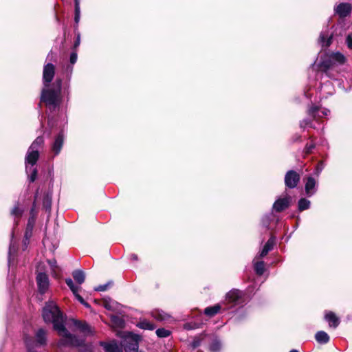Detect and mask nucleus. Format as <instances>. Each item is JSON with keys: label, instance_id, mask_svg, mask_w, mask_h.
Instances as JSON below:
<instances>
[{"label": "nucleus", "instance_id": "1", "mask_svg": "<svg viewBox=\"0 0 352 352\" xmlns=\"http://www.w3.org/2000/svg\"><path fill=\"white\" fill-rule=\"evenodd\" d=\"M55 74V66L52 63H47L43 67V82L44 88L41 96V102L45 104L51 111H55L60 106L61 102L60 91L62 80L57 78L50 87Z\"/></svg>", "mask_w": 352, "mask_h": 352}, {"label": "nucleus", "instance_id": "2", "mask_svg": "<svg viewBox=\"0 0 352 352\" xmlns=\"http://www.w3.org/2000/svg\"><path fill=\"white\" fill-rule=\"evenodd\" d=\"M42 316L46 323H52L54 330L58 335L65 338L67 342L72 344H79L74 336L71 334L65 327V318L57 304L53 300H49L43 308Z\"/></svg>", "mask_w": 352, "mask_h": 352}, {"label": "nucleus", "instance_id": "3", "mask_svg": "<svg viewBox=\"0 0 352 352\" xmlns=\"http://www.w3.org/2000/svg\"><path fill=\"white\" fill-rule=\"evenodd\" d=\"M44 144L43 138L38 136L29 147L25 158V171L30 182H34L37 177V168L34 166L39 157V149Z\"/></svg>", "mask_w": 352, "mask_h": 352}, {"label": "nucleus", "instance_id": "4", "mask_svg": "<svg viewBox=\"0 0 352 352\" xmlns=\"http://www.w3.org/2000/svg\"><path fill=\"white\" fill-rule=\"evenodd\" d=\"M345 60V56L338 52L325 53L320 56L318 67L322 74L331 79H335V68L338 65L344 64Z\"/></svg>", "mask_w": 352, "mask_h": 352}, {"label": "nucleus", "instance_id": "5", "mask_svg": "<svg viewBox=\"0 0 352 352\" xmlns=\"http://www.w3.org/2000/svg\"><path fill=\"white\" fill-rule=\"evenodd\" d=\"M140 338L138 335L127 333L122 343L126 352H135L138 349V342Z\"/></svg>", "mask_w": 352, "mask_h": 352}, {"label": "nucleus", "instance_id": "6", "mask_svg": "<svg viewBox=\"0 0 352 352\" xmlns=\"http://www.w3.org/2000/svg\"><path fill=\"white\" fill-rule=\"evenodd\" d=\"M247 297L242 291L234 289L230 290L226 297V300L232 305H241L245 302Z\"/></svg>", "mask_w": 352, "mask_h": 352}, {"label": "nucleus", "instance_id": "7", "mask_svg": "<svg viewBox=\"0 0 352 352\" xmlns=\"http://www.w3.org/2000/svg\"><path fill=\"white\" fill-rule=\"evenodd\" d=\"M330 111L325 108H321L317 105L311 104L307 109L308 116L313 118L314 120L318 121L320 118L328 116Z\"/></svg>", "mask_w": 352, "mask_h": 352}, {"label": "nucleus", "instance_id": "8", "mask_svg": "<svg viewBox=\"0 0 352 352\" xmlns=\"http://www.w3.org/2000/svg\"><path fill=\"white\" fill-rule=\"evenodd\" d=\"M28 339L31 344V349L34 346H43L46 343V331L43 329H40L37 331L35 335V340L32 338L25 336L24 340Z\"/></svg>", "mask_w": 352, "mask_h": 352}, {"label": "nucleus", "instance_id": "9", "mask_svg": "<svg viewBox=\"0 0 352 352\" xmlns=\"http://www.w3.org/2000/svg\"><path fill=\"white\" fill-rule=\"evenodd\" d=\"M38 292L43 294L48 289L50 285L49 278L45 273L38 272L36 277Z\"/></svg>", "mask_w": 352, "mask_h": 352}, {"label": "nucleus", "instance_id": "10", "mask_svg": "<svg viewBox=\"0 0 352 352\" xmlns=\"http://www.w3.org/2000/svg\"><path fill=\"white\" fill-rule=\"evenodd\" d=\"M300 176L294 170H289L285 176V184L289 188H294L300 182Z\"/></svg>", "mask_w": 352, "mask_h": 352}, {"label": "nucleus", "instance_id": "11", "mask_svg": "<svg viewBox=\"0 0 352 352\" xmlns=\"http://www.w3.org/2000/svg\"><path fill=\"white\" fill-rule=\"evenodd\" d=\"M352 6L349 3H340L334 6V12L340 18H345L351 14Z\"/></svg>", "mask_w": 352, "mask_h": 352}, {"label": "nucleus", "instance_id": "12", "mask_svg": "<svg viewBox=\"0 0 352 352\" xmlns=\"http://www.w3.org/2000/svg\"><path fill=\"white\" fill-rule=\"evenodd\" d=\"M291 198L286 197L284 198H278L273 204V210L276 212H281L288 208Z\"/></svg>", "mask_w": 352, "mask_h": 352}, {"label": "nucleus", "instance_id": "13", "mask_svg": "<svg viewBox=\"0 0 352 352\" xmlns=\"http://www.w3.org/2000/svg\"><path fill=\"white\" fill-rule=\"evenodd\" d=\"M64 143V134L63 131L60 132L55 138L54 142L52 146V150L54 155L60 153Z\"/></svg>", "mask_w": 352, "mask_h": 352}, {"label": "nucleus", "instance_id": "14", "mask_svg": "<svg viewBox=\"0 0 352 352\" xmlns=\"http://www.w3.org/2000/svg\"><path fill=\"white\" fill-rule=\"evenodd\" d=\"M306 195L308 197H311L317 191V183L316 179L312 177H309L307 179L305 186Z\"/></svg>", "mask_w": 352, "mask_h": 352}, {"label": "nucleus", "instance_id": "15", "mask_svg": "<svg viewBox=\"0 0 352 352\" xmlns=\"http://www.w3.org/2000/svg\"><path fill=\"white\" fill-rule=\"evenodd\" d=\"M325 320L330 327L336 328L340 324V319L332 311H327L324 315Z\"/></svg>", "mask_w": 352, "mask_h": 352}, {"label": "nucleus", "instance_id": "16", "mask_svg": "<svg viewBox=\"0 0 352 352\" xmlns=\"http://www.w3.org/2000/svg\"><path fill=\"white\" fill-rule=\"evenodd\" d=\"M332 34H329L327 31L322 32L320 34L318 41L322 47H328L332 43Z\"/></svg>", "mask_w": 352, "mask_h": 352}, {"label": "nucleus", "instance_id": "17", "mask_svg": "<svg viewBox=\"0 0 352 352\" xmlns=\"http://www.w3.org/2000/svg\"><path fill=\"white\" fill-rule=\"evenodd\" d=\"M334 87L330 81L324 82L320 88V92L322 97L327 98L328 96H331L334 93Z\"/></svg>", "mask_w": 352, "mask_h": 352}, {"label": "nucleus", "instance_id": "18", "mask_svg": "<svg viewBox=\"0 0 352 352\" xmlns=\"http://www.w3.org/2000/svg\"><path fill=\"white\" fill-rule=\"evenodd\" d=\"M76 339L79 342V344H72L67 342L65 338H63L59 342L60 345H71V346H81L80 352H92V348L90 345H83L82 346V341L78 340L76 336H74Z\"/></svg>", "mask_w": 352, "mask_h": 352}, {"label": "nucleus", "instance_id": "19", "mask_svg": "<svg viewBox=\"0 0 352 352\" xmlns=\"http://www.w3.org/2000/svg\"><path fill=\"white\" fill-rule=\"evenodd\" d=\"M101 345L104 346L105 352H122V348L115 342H101Z\"/></svg>", "mask_w": 352, "mask_h": 352}, {"label": "nucleus", "instance_id": "20", "mask_svg": "<svg viewBox=\"0 0 352 352\" xmlns=\"http://www.w3.org/2000/svg\"><path fill=\"white\" fill-rule=\"evenodd\" d=\"M73 323L75 327L78 329L81 332L84 333H89L91 332L90 327L87 322L74 320Z\"/></svg>", "mask_w": 352, "mask_h": 352}, {"label": "nucleus", "instance_id": "21", "mask_svg": "<svg viewBox=\"0 0 352 352\" xmlns=\"http://www.w3.org/2000/svg\"><path fill=\"white\" fill-rule=\"evenodd\" d=\"M316 341L320 344H327L329 341V335L324 331H319L315 335Z\"/></svg>", "mask_w": 352, "mask_h": 352}, {"label": "nucleus", "instance_id": "22", "mask_svg": "<svg viewBox=\"0 0 352 352\" xmlns=\"http://www.w3.org/2000/svg\"><path fill=\"white\" fill-rule=\"evenodd\" d=\"M221 309L220 304H217L212 307H208L204 309V314L210 317L214 316L217 314Z\"/></svg>", "mask_w": 352, "mask_h": 352}, {"label": "nucleus", "instance_id": "23", "mask_svg": "<svg viewBox=\"0 0 352 352\" xmlns=\"http://www.w3.org/2000/svg\"><path fill=\"white\" fill-rule=\"evenodd\" d=\"M72 276L79 285L83 283L85 279V273L81 270H74L72 272Z\"/></svg>", "mask_w": 352, "mask_h": 352}, {"label": "nucleus", "instance_id": "24", "mask_svg": "<svg viewBox=\"0 0 352 352\" xmlns=\"http://www.w3.org/2000/svg\"><path fill=\"white\" fill-rule=\"evenodd\" d=\"M137 327L144 330H153L155 328V326L147 320H140L138 322Z\"/></svg>", "mask_w": 352, "mask_h": 352}, {"label": "nucleus", "instance_id": "25", "mask_svg": "<svg viewBox=\"0 0 352 352\" xmlns=\"http://www.w3.org/2000/svg\"><path fill=\"white\" fill-rule=\"evenodd\" d=\"M311 202L306 198H301L298 203V208L299 211H303L310 208Z\"/></svg>", "mask_w": 352, "mask_h": 352}, {"label": "nucleus", "instance_id": "26", "mask_svg": "<svg viewBox=\"0 0 352 352\" xmlns=\"http://www.w3.org/2000/svg\"><path fill=\"white\" fill-rule=\"evenodd\" d=\"M254 268L258 275H262L265 272V264L263 261H254Z\"/></svg>", "mask_w": 352, "mask_h": 352}, {"label": "nucleus", "instance_id": "27", "mask_svg": "<svg viewBox=\"0 0 352 352\" xmlns=\"http://www.w3.org/2000/svg\"><path fill=\"white\" fill-rule=\"evenodd\" d=\"M221 348L222 344L221 342L217 338L214 339L210 345V350L211 352H219Z\"/></svg>", "mask_w": 352, "mask_h": 352}, {"label": "nucleus", "instance_id": "28", "mask_svg": "<svg viewBox=\"0 0 352 352\" xmlns=\"http://www.w3.org/2000/svg\"><path fill=\"white\" fill-rule=\"evenodd\" d=\"M65 283L69 287V289L72 290L73 294L78 292L80 287L75 285L73 280L70 278H66Z\"/></svg>", "mask_w": 352, "mask_h": 352}, {"label": "nucleus", "instance_id": "29", "mask_svg": "<svg viewBox=\"0 0 352 352\" xmlns=\"http://www.w3.org/2000/svg\"><path fill=\"white\" fill-rule=\"evenodd\" d=\"M153 316L156 320L160 321L166 320L169 318V316L163 311H156L153 313Z\"/></svg>", "mask_w": 352, "mask_h": 352}, {"label": "nucleus", "instance_id": "30", "mask_svg": "<svg viewBox=\"0 0 352 352\" xmlns=\"http://www.w3.org/2000/svg\"><path fill=\"white\" fill-rule=\"evenodd\" d=\"M155 333L159 338H167L170 334V331L169 330L164 328L157 329Z\"/></svg>", "mask_w": 352, "mask_h": 352}, {"label": "nucleus", "instance_id": "31", "mask_svg": "<svg viewBox=\"0 0 352 352\" xmlns=\"http://www.w3.org/2000/svg\"><path fill=\"white\" fill-rule=\"evenodd\" d=\"M275 240L276 239L274 236H271L264 245L263 248H265L268 251V252L273 249L274 245L275 244Z\"/></svg>", "mask_w": 352, "mask_h": 352}, {"label": "nucleus", "instance_id": "32", "mask_svg": "<svg viewBox=\"0 0 352 352\" xmlns=\"http://www.w3.org/2000/svg\"><path fill=\"white\" fill-rule=\"evenodd\" d=\"M16 251V248L12 243V241L10 243V247H9V251H8V265L9 267L11 265L12 262V254H14Z\"/></svg>", "mask_w": 352, "mask_h": 352}, {"label": "nucleus", "instance_id": "33", "mask_svg": "<svg viewBox=\"0 0 352 352\" xmlns=\"http://www.w3.org/2000/svg\"><path fill=\"white\" fill-rule=\"evenodd\" d=\"M300 126L302 129H305L306 127L314 128L312 121L309 118H305V119L302 120L300 122Z\"/></svg>", "mask_w": 352, "mask_h": 352}, {"label": "nucleus", "instance_id": "34", "mask_svg": "<svg viewBox=\"0 0 352 352\" xmlns=\"http://www.w3.org/2000/svg\"><path fill=\"white\" fill-rule=\"evenodd\" d=\"M23 210L19 208L17 206H15L11 211V214L14 217V218H20L22 216Z\"/></svg>", "mask_w": 352, "mask_h": 352}, {"label": "nucleus", "instance_id": "35", "mask_svg": "<svg viewBox=\"0 0 352 352\" xmlns=\"http://www.w3.org/2000/svg\"><path fill=\"white\" fill-rule=\"evenodd\" d=\"M112 285V282H109L104 285H100L95 288L96 291L98 292H104L107 290V289Z\"/></svg>", "mask_w": 352, "mask_h": 352}, {"label": "nucleus", "instance_id": "36", "mask_svg": "<svg viewBox=\"0 0 352 352\" xmlns=\"http://www.w3.org/2000/svg\"><path fill=\"white\" fill-rule=\"evenodd\" d=\"M272 214L265 215L262 219V224L264 227L267 228L270 221V217Z\"/></svg>", "mask_w": 352, "mask_h": 352}, {"label": "nucleus", "instance_id": "37", "mask_svg": "<svg viewBox=\"0 0 352 352\" xmlns=\"http://www.w3.org/2000/svg\"><path fill=\"white\" fill-rule=\"evenodd\" d=\"M324 167V164L323 163V162H322V161L320 162L316 168L315 174L317 176H318L320 174V173L322 172V170H323Z\"/></svg>", "mask_w": 352, "mask_h": 352}, {"label": "nucleus", "instance_id": "38", "mask_svg": "<svg viewBox=\"0 0 352 352\" xmlns=\"http://www.w3.org/2000/svg\"><path fill=\"white\" fill-rule=\"evenodd\" d=\"M80 17V8H75V16L74 21L76 23H78Z\"/></svg>", "mask_w": 352, "mask_h": 352}, {"label": "nucleus", "instance_id": "39", "mask_svg": "<svg viewBox=\"0 0 352 352\" xmlns=\"http://www.w3.org/2000/svg\"><path fill=\"white\" fill-rule=\"evenodd\" d=\"M32 230H33V229H32L30 227V228L26 227V230H25V235H24L25 240H30V237L32 235Z\"/></svg>", "mask_w": 352, "mask_h": 352}, {"label": "nucleus", "instance_id": "40", "mask_svg": "<svg viewBox=\"0 0 352 352\" xmlns=\"http://www.w3.org/2000/svg\"><path fill=\"white\" fill-rule=\"evenodd\" d=\"M78 58L77 53L76 52H72L70 54L69 61L71 64L74 65L76 63Z\"/></svg>", "mask_w": 352, "mask_h": 352}, {"label": "nucleus", "instance_id": "41", "mask_svg": "<svg viewBox=\"0 0 352 352\" xmlns=\"http://www.w3.org/2000/svg\"><path fill=\"white\" fill-rule=\"evenodd\" d=\"M346 43L347 45V47L350 49L352 48V34H349L346 36Z\"/></svg>", "mask_w": 352, "mask_h": 352}, {"label": "nucleus", "instance_id": "42", "mask_svg": "<svg viewBox=\"0 0 352 352\" xmlns=\"http://www.w3.org/2000/svg\"><path fill=\"white\" fill-rule=\"evenodd\" d=\"M201 344V340L199 338H195L192 342L191 343V346L192 348L195 349L198 347Z\"/></svg>", "mask_w": 352, "mask_h": 352}, {"label": "nucleus", "instance_id": "43", "mask_svg": "<svg viewBox=\"0 0 352 352\" xmlns=\"http://www.w3.org/2000/svg\"><path fill=\"white\" fill-rule=\"evenodd\" d=\"M267 254H268V251L265 248H263V250H261V252L259 253L258 255H257L256 256L255 258H263V257L265 256Z\"/></svg>", "mask_w": 352, "mask_h": 352}, {"label": "nucleus", "instance_id": "44", "mask_svg": "<svg viewBox=\"0 0 352 352\" xmlns=\"http://www.w3.org/2000/svg\"><path fill=\"white\" fill-rule=\"evenodd\" d=\"M315 147L314 144H307L305 146V150L307 153H311V150Z\"/></svg>", "mask_w": 352, "mask_h": 352}, {"label": "nucleus", "instance_id": "45", "mask_svg": "<svg viewBox=\"0 0 352 352\" xmlns=\"http://www.w3.org/2000/svg\"><path fill=\"white\" fill-rule=\"evenodd\" d=\"M47 262L53 270L57 267L56 260H48Z\"/></svg>", "mask_w": 352, "mask_h": 352}, {"label": "nucleus", "instance_id": "46", "mask_svg": "<svg viewBox=\"0 0 352 352\" xmlns=\"http://www.w3.org/2000/svg\"><path fill=\"white\" fill-rule=\"evenodd\" d=\"M76 298L82 304L84 302L85 300L83 298L78 294V292H76V294H74Z\"/></svg>", "mask_w": 352, "mask_h": 352}, {"label": "nucleus", "instance_id": "47", "mask_svg": "<svg viewBox=\"0 0 352 352\" xmlns=\"http://www.w3.org/2000/svg\"><path fill=\"white\" fill-rule=\"evenodd\" d=\"M80 34H78V35L76 36V39L74 43V47L76 48L77 47H78L80 45Z\"/></svg>", "mask_w": 352, "mask_h": 352}, {"label": "nucleus", "instance_id": "48", "mask_svg": "<svg viewBox=\"0 0 352 352\" xmlns=\"http://www.w3.org/2000/svg\"><path fill=\"white\" fill-rule=\"evenodd\" d=\"M130 259L133 261H137L138 260V256L135 254H132L130 256Z\"/></svg>", "mask_w": 352, "mask_h": 352}, {"label": "nucleus", "instance_id": "49", "mask_svg": "<svg viewBox=\"0 0 352 352\" xmlns=\"http://www.w3.org/2000/svg\"><path fill=\"white\" fill-rule=\"evenodd\" d=\"M25 344H26V346L28 348V352H32L31 351V344H30V342L28 341V340L27 338L25 339Z\"/></svg>", "mask_w": 352, "mask_h": 352}, {"label": "nucleus", "instance_id": "50", "mask_svg": "<svg viewBox=\"0 0 352 352\" xmlns=\"http://www.w3.org/2000/svg\"><path fill=\"white\" fill-rule=\"evenodd\" d=\"M27 227L28 228L30 227L32 229H33V228H34V221H32L30 219H29L28 223L27 224Z\"/></svg>", "mask_w": 352, "mask_h": 352}, {"label": "nucleus", "instance_id": "51", "mask_svg": "<svg viewBox=\"0 0 352 352\" xmlns=\"http://www.w3.org/2000/svg\"><path fill=\"white\" fill-rule=\"evenodd\" d=\"M112 321L114 322H117V321H119L120 323L122 322L118 317H113Z\"/></svg>", "mask_w": 352, "mask_h": 352}, {"label": "nucleus", "instance_id": "52", "mask_svg": "<svg viewBox=\"0 0 352 352\" xmlns=\"http://www.w3.org/2000/svg\"><path fill=\"white\" fill-rule=\"evenodd\" d=\"M75 8H80V0H74Z\"/></svg>", "mask_w": 352, "mask_h": 352}, {"label": "nucleus", "instance_id": "53", "mask_svg": "<svg viewBox=\"0 0 352 352\" xmlns=\"http://www.w3.org/2000/svg\"><path fill=\"white\" fill-rule=\"evenodd\" d=\"M28 243H29V240H25V238L24 237L23 245H24L25 248H27Z\"/></svg>", "mask_w": 352, "mask_h": 352}, {"label": "nucleus", "instance_id": "54", "mask_svg": "<svg viewBox=\"0 0 352 352\" xmlns=\"http://www.w3.org/2000/svg\"><path fill=\"white\" fill-rule=\"evenodd\" d=\"M82 305H83L85 307H86L87 308L90 307V305L85 301H84V302L82 303Z\"/></svg>", "mask_w": 352, "mask_h": 352}, {"label": "nucleus", "instance_id": "55", "mask_svg": "<svg viewBox=\"0 0 352 352\" xmlns=\"http://www.w3.org/2000/svg\"><path fill=\"white\" fill-rule=\"evenodd\" d=\"M289 352H299V351L296 349H293V350H291Z\"/></svg>", "mask_w": 352, "mask_h": 352}, {"label": "nucleus", "instance_id": "56", "mask_svg": "<svg viewBox=\"0 0 352 352\" xmlns=\"http://www.w3.org/2000/svg\"><path fill=\"white\" fill-rule=\"evenodd\" d=\"M185 328H186V329H190V328L188 327V324H186V325H185Z\"/></svg>", "mask_w": 352, "mask_h": 352}]
</instances>
